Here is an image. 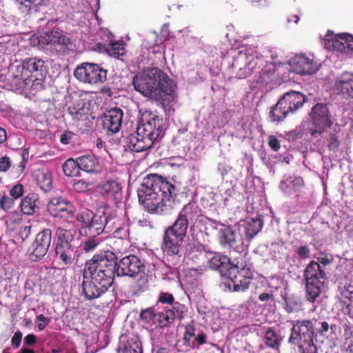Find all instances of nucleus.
<instances>
[{
	"mask_svg": "<svg viewBox=\"0 0 353 353\" xmlns=\"http://www.w3.org/2000/svg\"><path fill=\"white\" fill-rule=\"evenodd\" d=\"M292 183L294 189L299 190L304 186V180L301 176H297L294 179Z\"/></svg>",
	"mask_w": 353,
	"mask_h": 353,
	"instance_id": "nucleus-64",
	"label": "nucleus"
},
{
	"mask_svg": "<svg viewBox=\"0 0 353 353\" xmlns=\"http://www.w3.org/2000/svg\"><path fill=\"white\" fill-rule=\"evenodd\" d=\"M179 191L173 179L151 174L144 178L138 190V197L148 212L163 214L171 208L172 199Z\"/></svg>",
	"mask_w": 353,
	"mask_h": 353,
	"instance_id": "nucleus-1",
	"label": "nucleus"
},
{
	"mask_svg": "<svg viewBox=\"0 0 353 353\" xmlns=\"http://www.w3.org/2000/svg\"><path fill=\"white\" fill-rule=\"evenodd\" d=\"M118 353H143L141 342L137 339H128Z\"/></svg>",
	"mask_w": 353,
	"mask_h": 353,
	"instance_id": "nucleus-45",
	"label": "nucleus"
},
{
	"mask_svg": "<svg viewBox=\"0 0 353 353\" xmlns=\"http://www.w3.org/2000/svg\"><path fill=\"white\" fill-rule=\"evenodd\" d=\"M157 313L153 307L142 310L139 316L141 320L146 323L156 327Z\"/></svg>",
	"mask_w": 353,
	"mask_h": 353,
	"instance_id": "nucleus-47",
	"label": "nucleus"
},
{
	"mask_svg": "<svg viewBox=\"0 0 353 353\" xmlns=\"http://www.w3.org/2000/svg\"><path fill=\"white\" fill-rule=\"evenodd\" d=\"M312 125L310 134L317 138L319 132H323L324 129L330 128L333 122L331 119V114L326 103H316L310 113Z\"/></svg>",
	"mask_w": 353,
	"mask_h": 353,
	"instance_id": "nucleus-11",
	"label": "nucleus"
},
{
	"mask_svg": "<svg viewBox=\"0 0 353 353\" xmlns=\"http://www.w3.org/2000/svg\"><path fill=\"white\" fill-rule=\"evenodd\" d=\"M77 162L81 170L91 173L95 171L98 164V159L93 154H88L78 157Z\"/></svg>",
	"mask_w": 353,
	"mask_h": 353,
	"instance_id": "nucleus-37",
	"label": "nucleus"
},
{
	"mask_svg": "<svg viewBox=\"0 0 353 353\" xmlns=\"http://www.w3.org/2000/svg\"><path fill=\"white\" fill-rule=\"evenodd\" d=\"M185 314V306L178 302L172 309H167L157 313L156 327L165 328L174 323L175 319L181 320Z\"/></svg>",
	"mask_w": 353,
	"mask_h": 353,
	"instance_id": "nucleus-13",
	"label": "nucleus"
},
{
	"mask_svg": "<svg viewBox=\"0 0 353 353\" xmlns=\"http://www.w3.org/2000/svg\"><path fill=\"white\" fill-rule=\"evenodd\" d=\"M163 119L152 111H145L141 119L135 134L128 137V147L135 152L150 149L157 139L161 135Z\"/></svg>",
	"mask_w": 353,
	"mask_h": 353,
	"instance_id": "nucleus-2",
	"label": "nucleus"
},
{
	"mask_svg": "<svg viewBox=\"0 0 353 353\" xmlns=\"http://www.w3.org/2000/svg\"><path fill=\"white\" fill-rule=\"evenodd\" d=\"M145 266L143 262L136 255L129 254L117 262V275L129 277H138L137 287L143 292L148 287V279L145 275Z\"/></svg>",
	"mask_w": 353,
	"mask_h": 353,
	"instance_id": "nucleus-7",
	"label": "nucleus"
},
{
	"mask_svg": "<svg viewBox=\"0 0 353 353\" xmlns=\"http://www.w3.org/2000/svg\"><path fill=\"white\" fill-rule=\"evenodd\" d=\"M184 236L172 231L165 230L161 249L168 256H181Z\"/></svg>",
	"mask_w": 353,
	"mask_h": 353,
	"instance_id": "nucleus-16",
	"label": "nucleus"
},
{
	"mask_svg": "<svg viewBox=\"0 0 353 353\" xmlns=\"http://www.w3.org/2000/svg\"><path fill=\"white\" fill-rule=\"evenodd\" d=\"M117 256L110 251L94 254L88 260L83 270V279L89 275L95 282L111 286L117 272Z\"/></svg>",
	"mask_w": 353,
	"mask_h": 353,
	"instance_id": "nucleus-4",
	"label": "nucleus"
},
{
	"mask_svg": "<svg viewBox=\"0 0 353 353\" xmlns=\"http://www.w3.org/2000/svg\"><path fill=\"white\" fill-rule=\"evenodd\" d=\"M268 145L274 152H277L281 148L280 141L274 135H270L268 138Z\"/></svg>",
	"mask_w": 353,
	"mask_h": 353,
	"instance_id": "nucleus-58",
	"label": "nucleus"
},
{
	"mask_svg": "<svg viewBox=\"0 0 353 353\" xmlns=\"http://www.w3.org/2000/svg\"><path fill=\"white\" fill-rule=\"evenodd\" d=\"M33 176L41 190L48 192L52 189V174L48 169H37L34 170Z\"/></svg>",
	"mask_w": 353,
	"mask_h": 353,
	"instance_id": "nucleus-29",
	"label": "nucleus"
},
{
	"mask_svg": "<svg viewBox=\"0 0 353 353\" xmlns=\"http://www.w3.org/2000/svg\"><path fill=\"white\" fill-rule=\"evenodd\" d=\"M80 167L77 159H68L63 165V170L64 174L68 176H75L79 174Z\"/></svg>",
	"mask_w": 353,
	"mask_h": 353,
	"instance_id": "nucleus-46",
	"label": "nucleus"
},
{
	"mask_svg": "<svg viewBox=\"0 0 353 353\" xmlns=\"http://www.w3.org/2000/svg\"><path fill=\"white\" fill-rule=\"evenodd\" d=\"M47 210L51 216L61 218L72 216L75 212L72 202L61 196L51 199L47 205Z\"/></svg>",
	"mask_w": 353,
	"mask_h": 353,
	"instance_id": "nucleus-17",
	"label": "nucleus"
},
{
	"mask_svg": "<svg viewBox=\"0 0 353 353\" xmlns=\"http://www.w3.org/2000/svg\"><path fill=\"white\" fill-rule=\"evenodd\" d=\"M320 263L327 265L330 263V260L326 256L319 257L318 261H310L303 272L305 281V299L312 303H315L321 294L327 279L325 270Z\"/></svg>",
	"mask_w": 353,
	"mask_h": 353,
	"instance_id": "nucleus-5",
	"label": "nucleus"
},
{
	"mask_svg": "<svg viewBox=\"0 0 353 353\" xmlns=\"http://www.w3.org/2000/svg\"><path fill=\"white\" fill-rule=\"evenodd\" d=\"M314 325L316 334L318 333L322 336L325 335L330 328H332V326L330 325L326 321H318L315 319Z\"/></svg>",
	"mask_w": 353,
	"mask_h": 353,
	"instance_id": "nucleus-52",
	"label": "nucleus"
},
{
	"mask_svg": "<svg viewBox=\"0 0 353 353\" xmlns=\"http://www.w3.org/2000/svg\"><path fill=\"white\" fill-rule=\"evenodd\" d=\"M52 240V230L49 228L39 232L32 243L30 259L33 261L41 260L47 253Z\"/></svg>",
	"mask_w": 353,
	"mask_h": 353,
	"instance_id": "nucleus-15",
	"label": "nucleus"
},
{
	"mask_svg": "<svg viewBox=\"0 0 353 353\" xmlns=\"http://www.w3.org/2000/svg\"><path fill=\"white\" fill-rule=\"evenodd\" d=\"M39 196L36 193H29L21 199L20 208L23 214L26 215L33 214L39 208L38 203Z\"/></svg>",
	"mask_w": 353,
	"mask_h": 353,
	"instance_id": "nucleus-31",
	"label": "nucleus"
},
{
	"mask_svg": "<svg viewBox=\"0 0 353 353\" xmlns=\"http://www.w3.org/2000/svg\"><path fill=\"white\" fill-rule=\"evenodd\" d=\"M45 0H16L17 3L21 6L20 9L24 7L23 12H28L33 6L38 7L42 6Z\"/></svg>",
	"mask_w": 353,
	"mask_h": 353,
	"instance_id": "nucleus-51",
	"label": "nucleus"
},
{
	"mask_svg": "<svg viewBox=\"0 0 353 353\" xmlns=\"http://www.w3.org/2000/svg\"><path fill=\"white\" fill-rule=\"evenodd\" d=\"M158 301L162 304L173 305L174 297L172 294L168 292H160Z\"/></svg>",
	"mask_w": 353,
	"mask_h": 353,
	"instance_id": "nucleus-55",
	"label": "nucleus"
},
{
	"mask_svg": "<svg viewBox=\"0 0 353 353\" xmlns=\"http://www.w3.org/2000/svg\"><path fill=\"white\" fill-rule=\"evenodd\" d=\"M82 290L85 297L88 300H94L100 297L102 294L105 293L110 286L95 282L94 279L91 281H85L82 282Z\"/></svg>",
	"mask_w": 353,
	"mask_h": 353,
	"instance_id": "nucleus-25",
	"label": "nucleus"
},
{
	"mask_svg": "<svg viewBox=\"0 0 353 353\" xmlns=\"http://www.w3.org/2000/svg\"><path fill=\"white\" fill-rule=\"evenodd\" d=\"M20 79L26 83L32 78L39 79L46 73V65L43 60L36 57L24 59L21 63Z\"/></svg>",
	"mask_w": 353,
	"mask_h": 353,
	"instance_id": "nucleus-12",
	"label": "nucleus"
},
{
	"mask_svg": "<svg viewBox=\"0 0 353 353\" xmlns=\"http://www.w3.org/2000/svg\"><path fill=\"white\" fill-rule=\"evenodd\" d=\"M195 336V327L193 325L188 324L185 327V332L183 337V345L185 347L193 348L194 341H191Z\"/></svg>",
	"mask_w": 353,
	"mask_h": 353,
	"instance_id": "nucleus-48",
	"label": "nucleus"
},
{
	"mask_svg": "<svg viewBox=\"0 0 353 353\" xmlns=\"http://www.w3.org/2000/svg\"><path fill=\"white\" fill-rule=\"evenodd\" d=\"M36 322H38L39 330L42 331L50 323V319L46 317L43 314H39L36 317Z\"/></svg>",
	"mask_w": 353,
	"mask_h": 353,
	"instance_id": "nucleus-57",
	"label": "nucleus"
},
{
	"mask_svg": "<svg viewBox=\"0 0 353 353\" xmlns=\"http://www.w3.org/2000/svg\"><path fill=\"white\" fill-rule=\"evenodd\" d=\"M74 230L58 227L55 230V254L64 265H71L75 256Z\"/></svg>",
	"mask_w": 353,
	"mask_h": 353,
	"instance_id": "nucleus-8",
	"label": "nucleus"
},
{
	"mask_svg": "<svg viewBox=\"0 0 353 353\" xmlns=\"http://www.w3.org/2000/svg\"><path fill=\"white\" fill-rule=\"evenodd\" d=\"M219 241L225 248L241 253L243 251L244 245L242 237L237 235L230 227L221 229L219 231Z\"/></svg>",
	"mask_w": 353,
	"mask_h": 353,
	"instance_id": "nucleus-20",
	"label": "nucleus"
},
{
	"mask_svg": "<svg viewBox=\"0 0 353 353\" xmlns=\"http://www.w3.org/2000/svg\"><path fill=\"white\" fill-rule=\"evenodd\" d=\"M299 256L301 259H308L310 257V250L307 245H301L297 250Z\"/></svg>",
	"mask_w": 353,
	"mask_h": 353,
	"instance_id": "nucleus-60",
	"label": "nucleus"
},
{
	"mask_svg": "<svg viewBox=\"0 0 353 353\" xmlns=\"http://www.w3.org/2000/svg\"><path fill=\"white\" fill-rule=\"evenodd\" d=\"M14 204V199L12 196L4 195L0 199V208L3 210L11 209Z\"/></svg>",
	"mask_w": 353,
	"mask_h": 353,
	"instance_id": "nucleus-54",
	"label": "nucleus"
},
{
	"mask_svg": "<svg viewBox=\"0 0 353 353\" xmlns=\"http://www.w3.org/2000/svg\"><path fill=\"white\" fill-rule=\"evenodd\" d=\"M39 43L41 46L56 45L66 46L68 39L58 31L46 32L41 34L39 37Z\"/></svg>",
	"mask_w": 353,
	"mask_h": 353,
	"instance_id": "nucleus-27",
	"label": "nucleus"
},
{
	"mask_svg": "<svg viewBox=\"0 0 353 353\" xmlns=\"http://www.w3.org/2000/svg\"><path fill=\"white\" fill-rule=\"evenodd\" d=\"M281 99L290 108L291 113L300 108L305 101V95L296 91L286 92Z\"/></svg>",
	"mask_w": 353,
	"mask_h": 353,
	"instance_id": "nucleus-30",
	"label": "nucleus"
},
{
	"mask_svg": "<svg viewBox=\"0 0 353 353\" xmlns=\"http://www.w3.org/2000/svg\"><path fill=\"white\" fill-rule=\"evenodd\" d=\"M132 84L135 90L147 97H154L161 93L173 96L175 92L173 81L158 68H152L147 73L136 75Z\"/></svg>",
	"mask_w": 353,
	"mask_h": 353,
	"instance_id": "nucleus-3",
	"label": "nucleus"
},
{
	"mask_svg": "<svg viewBox=\"0 0 353 353\" xmlns=\"http://www.w3.org/2000/svg\"><path fill=\"white\" fill-rule=\"evenodd\" d=\"M74 133L70 131H66L61 135L60 141L62 144L68 145L70 143Z\"/></svg>",
	"mask_w": 353,
	"mask_h": 353,
	"instance_id": "nucleus-63",
	"label": "nucleus"
},
{
	"mask_svg": "<svg viewBox=\"0 0 353 353\" xmlns=\"http://www.w3.org/2000/svg\"><path fill=\"white\" fill-rule=\"evenodd\" d=\"M130 225V220L126 216L110 215L108 216L106 230L112 232L114 238H129Z\"/></svg>",
	"mask_w": 353,
	"mask_h": 353,
	"instance_id": "nucleus-14",
	"label": "nucleus"
},
{
	"mask_svg": "<svg viewBox=\"0 0 353 353\" xmlns=\"http://www.w3.org/2000/svg\"><path fill=\"white\" fill-rule=\"evenodd\" d=\"M108 216L94 214L92 219L87 226H81L79 234L81 236L97 237L106 230Z\"/></svg>",
	"mask_w": 353,
	"mask_h": 353,
	"instance_id": "nucleus-23",
	"label": "nucleus"
},
{
	"mask_svg": "<svg viewBox=\"0 0 353 353\" xmlns=\"http://www.w3.org/2000/svg\"><path fill=\"white\" fill-rule=\"evenodd\" d=\"M88 238L82 242L81 246L82 250L85 251V252H90L94 251L97 247L99 245V243L101 242V240L100 238L92 236H88Z\"/></svg>",
	"mask_w": 353,
	"mask_h": 353,
	"instance_id": "nucleus-49",
	"label": "nucleus"
},
{
	"mask_svg": "<svg viewBox=\"0 0 353 353\" xmlns=\"http://www.w3.org/2000/svg\"><path fill=\"white\" fill-rule=\"evenodd\" d=\"M319 67L320 64L313 54H299L294 58L293 69L297 74L310 75L315 73Z\"/></svg>",
	"mask_w": 353,
	"mask_h": 353,
	"instance_id": "nucleus-19",
	"label": "nucleus"
},
{
	"mask_svg": "<svg viewBox=\"0 0 353 353\" xmlns=\"http://www.w3.org/2000/svg\"><path fill=\"white\" fill-rule=\"evenodd\" d=\"M11 166L10 158L8 157H3L0 158V172H6Z\"/></svg>",
	"mask_w": 353,
	"mask_h": 353,
	"instance_id": "nucleus-61",
	"label": "nucleus"
},
{
	"mask_svg": "<svg viewBox=\"0 0 353 353\" xmlns=\"http://www.w3.org/2000/svg\"><path fill=\"white\" fill-rule=\"evenodd\" d=\"M105 51L110 56L115 58H119L125 54L123 41H111L105 47Z\"/></svg>",
	"mask_w": 353,
	"mask_h": 353,
	"instance_id": "nucleus-41",
	"label": "nucleus"
},
{
	"mask_svg": "<svg viewBox=\"0 0 353 353\" xmlns=\"http://www.w3.org/2000/svg\"><path fill=\"white\" fill-rule=\"evenodd\" d=\"M22 221V215L17 212H10L6 217V225L10 229L14 230Z\"/></svg>",
	"mask_w": 353,
	"mask_h": 353,
	"instance_id": "nucleus-50",
	"label": "nucleus"
},
{
	"mask_svg": "<svg viewBox=\"0 0 353 353\" xmlns=\"http://www.w3.org/2000/svg\"><path fill=\"white\" fill-rule=\"evenodd\" d=\"M291 112L290 108L280 99L276 104L272 108L270 112V119L272 122H281Z\"/></svg>",
	"mask_w": 353,
	"mask_h": 353,
	"instance_id": "nucleus-33",
	"label": "nucleus"
},
{
	"mask_svg": "<svg viewBox=\"0 0 353 353\" xmlns=\"http://www.w3.org/2000/svg\"><path fill=\"white\" fill-rule=\"evenodd\" d=\"M189 223L183 219L182 216L178 215L174 223L166 228L169 231H172L179 235L185 236Z\"/></svg>",
	"mask_w": 353,
	"mask_h": 353,
	"instance_id": "nucleus-43",
	"label": "nucleus"
},
{
	"mask_svg": "<svg viewBox=\"0 0 353 353\" xmlns=\"http://www.w3.org/2000/svg\"><path fill=\"white\" fill-rule=\"evenodd\" d=\"M101 190L108 196H115L121 191V184L115 179H107L101 185Z\"/></svg>",
	"mask_w": 353,
	"mask_h": 353,
	"instance_id": "nucleus-42",
	"label": "nucleus"
},
{
	"mask_svg": "<svg viewBox=\"0 0 353 353\" xmlns=\"http://www.w3.org/2000/svg\"><path fill=\"white\" fill-rule=\"evenodd\" d=\"M74 75L81 82L97 84L106 81L107 70L95 63H83L76 68Z\"/></svg>",
	"mask_w": 353,
	"mask_h": 353,
	"instance_id": "nucleus-10",
	"label": "nucleus"
},
{
	"mask_svg": "<svg viewBox=\"0 0 353 353\" xmlns=\"http://www.w3.org/2000/svg\"><path fill=\"white\" fill-rule=\"evenodd\" d=\"M292 325L288 343L297 345L301 353H317V348L314 342L316 333L312 321H292Z\"/></svg>",
	"mask_w": 353,
	"mask_h": 353,
	"instance_id": "nucleus-6",
	"label": "nucleus"
},
{
	"mask_svg": "<svg viewBox=\"0 0 353 353\" xmlns=\"http://www.w3.org/2000/svg\"><path fill=\"white\" fill-rule=\"evenodd\" d=\"M334 88L338 94L348 99L353 98V73L343 72L335 81Z\"/></svg>",
	"mask_w": 353,
	"mask_h": 353,
	"instance_id": "nucleus-24",
	"label": "nucleus"
},
{
	"mask_svg": "<svg viewBox=\"0 0 353 353\" xmlns=\"http://www.w3.org/2000/svg\"><path fill=\"white\" fill-rule=\"evenodd\" d=\"M265 344L267 347L279 350L280 349L282 337L276 332L274 327H269L264 335Z\"/></svg>",
	"mask_w": 353,
	"mask_h": 353,
	"instance_id": "nucleus-35",
	"label": "nucleus"
},
{
	"mask_svg": "<svg viewBox=\"0 0 353 353\" xmlns=\"http://www.w3.org/2000/svg\"><path fill=\"white\" fill-rule=\"evenodd\" d=\"M325 47L330 51L348 53L353 50V36L347 33L338 34L325 39Z\"/></svg>",
	"mask_w": 353,
	"mask_h": 353,
	"instance_id": "nucleus-18",
	"label": "nucleus"
},
{
	"mask_svg": "<svg viewBox=\"0 0 353 353\" xmlns=\"http://www.w3.org/2000/svg\"><path fill=\"white\" fill-rule=\"evenodd\" d=\"M10 194L14 199L21 197L23 194V186L19 183L14 185L11 189Z\"/></svg>",
	"mask_w": 353,
	"mask_h": 353,
	"instance_id": "nucleus-59",
	"label": "nucleus"
},
{
	"mask_svg": "<svg viewBox=\"0 0 353 353\" xmlns=\"http://www.w3.org/2000/svg\"><path fill=\"white\" fill-rule=\"evenodd\" d=\"M89 183L83 180H78L73 184V188L77 192H85L89 190Z\"/></svg>",
	"mask_w": 353,
	"mask_h": 353,
	"instance_id": "nucleus-56",
	"label": "nucleus"
},
{
	"mask_svg": "<svg viewBox=\"0 0 353 353\" xmlns=\"http://www.w3.org/2000/svg\"><path fill=\"white\" fill-rule=\"evenodd\" d=\"M93 216L94 214L91 212H82L77 215L76 220L77 222L81 223V226H87L92 219Z\"/></svg>",
	"mask_w": 353,
	"mask_h": 353,
	"instance_id": "nucleus-53",
	"label": "nucleus"
},
{
	"mask_svg": "<svg viewBox=\"0 0 353 353\" xmlns=\"http://www.w3.org/2000/svg\"><path fill=\"white\" fill-rule=\"evenodd\" d=\"M21 339L22 333L20 331L16 332L11 339L12 345L14 349H17L21 345Z\"/></svg>",
	"mask_w": 353,
	"mask_h": 353,
	"instance_id": "nucleus-62",
	"label": "nucleus"
},
{
	"mask_svg": "<svg viewBox=\"0 0 353 353\" xmlns=\"http://www.w3.org/2000/svg\"><path fill=\"white\" fill-rule=\"evenodd\" d=\"M227 279L225 285L230 290L236 292H242L247 290L252 279V272L249 268H240L237 265L230 267L225 273Z\"/></svg>",
	"mask_w": 353,
	"mask_h": 353,
	"instance_id": "nucleus-9",
	"label": "nucleus"
},
{
	"mask_svg": "<svg viewBox=\"0 0 353 353\" xmlns=\"http://www.w3.org/2000/svg\"><path fill=\"white\" fill-rule=\"evenodd\" d=\"M340 301L345 307L346 313L353 317V292L345 287H339Z\"/></svg>",
	"mask_w": 353,
	"mask_h": 353,
	"instance_id": "nucleus-36",
	"label": "nucleus"
},
{
	"mask_svg": "<svg viewBox=\"0 0 353 353\" xmlns=\"http://www.w3.org/2000/svg\"><path fill=\"white\" fill-rule=\"evenodd\" d=\"M123 115V111L119 108L107 110L102 118L103 128L113 134L118 132L121 127Z\"/></svg>",
	"mask_w": 353,
	"mask_h": 353,
	"instance_id": "nucleus-21",
	"label": "nucleus"
},
{
	"mask_svg": "<svg viewBox=\"0 0 353 353\" xmlns=\"http://www.w3.org/2000/svg\"><path fill=\"white\" fill-rule=\"evenodd\" d=\"M234 265L227 256L221 254H215L208 261V267L219 270L223 277H225L226 271Z\"/></svg>",
	"mask_w": 353,
	"mask_h": 353,
	"instance_id": "nucleus-28",
	"label": "nucleus"
},
{
	"mask_svg": "<svg viewBox=\"0 0 353 353\" xmlns=\"http://www.w3.org/2000/svg\"><path fill=\"white\" fill-rule=\"evenodd\" d=\"M179 215L189 223L200 216L201 210L196 202L192 201L183 206Z\"/></svg>",
	"mask_w": 353,
	"mask_h": 353,
	"instance_id": "nucleus-34",
	"label": "nucleus"
},
{
	"mask_svg": "<svg viewBox=\"0 0 353 353\" xmlns=\"http://www.w3.org/2000/svg\"><path fill=\"white\" fill-rule=\"evenodd\" d=\"M263 222L260 219H252L245 227V236L250 241L261 230Z\"/></svg>",
	"mask_w": 353,
	"mask_h": 353,
	"instance_id": "nucleus-39",
	"label": "nucleus"
},
{
	"mask_svg": "<svg viewBox=\"0 0 353 353\" xmlns=\"http://www.w3.org/2000/svg\"><path fill=\"white\" fill-rule=\"evenodd\" d=\"M319 136L321 137V141L330 151H336L339 149L342 133L341 128L338 124H336L330 130L324 129L323 132H319L317 137Z\"/></svg>",
	"mask_w": 353,
	"mask_h": 353,
	"instance_id": "nucleus-22",
	"label": "nucleus"
},
{
	"mask_svg": "<svg viewBox=\"0 0 353 353\" xmlns=\"http://www.w3.org/2000/svg\"><path fill=\"white\" fill-rule=\"evenodd\" d=\"M245 51H249L247 59L246 77L254 71L256 68H260L263 65L264 60L263 57L258 53L255 50L251 48H246Z\"/></svg>",
	"mask_w": 353,
	"mask_h": 353,
	"instance_id": "nucleus-32",
	"label": "nucleus"
},
{
	"mask_svg": "<svg viewBox=\"0 0 353 353\" xmlns=\"http://www.w3.org/2000/svg\"><path fill=\"white\" fill-rule=\"evenodd\" d=\"M69 113L71 114L74 120L76 121H87L90 116V110L88 107L80 103L70 106L68 108Z\"/></svg>",
	"mask_w": 353,
	"mask_h": 353,
	"instance_id": "nucleus-38",
	"label": "nucleus"
},
{
	"mask_svg": "<svg viewBox=\"0 0 353 353\" xmlns=\"http://www.w3.org/2000/svg\"><path fill=\"white\" fill-rule=\"evenodd\" d=\"M130 241L129 238H114L112 242L111 248L112 251L111 252L116 254H125L129 247H130Z\"/></svg>",
	"mask_w": 353,
	"mask_h": 353,
	"instance_id": "nucleus-40",
	"label": "nucleus"
},
{
	"mask_svg": "<svg viewBox=\"0 0 353 353\" xmlns=\"http://www.w3.org/2000/svg\"><path fill=\"white\" fill-rule=\"evenodd\" d=\"M249 51L245 49L241 50L233 57V62L231 65V70L234 75L239 79H244L246 77L247 59Z\"/></svg>",
	"mask_w": 353,
	"mask_h": 353,
	"instance_id": "nucleus-26",
	"label": "nucleus"
},
{
	"mask_svg": "<svg viewBox=\"0 0 353 353\" xmlns=\"http://www.w3.org/2000/svg\"><path fill=\"white\" fill-rule=\"evenodd\" d=\"M343 347L348 353H353V326L350 323L343 325Z\"/></svg>",
	"mask_w": 353,
	"mask_h": 353,
	"instance_id": "nucleus-44",
	"label": "nucleus"
}]
</instances>
